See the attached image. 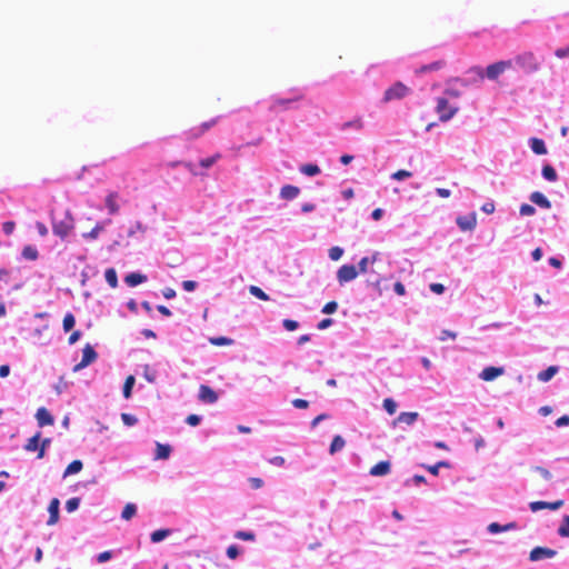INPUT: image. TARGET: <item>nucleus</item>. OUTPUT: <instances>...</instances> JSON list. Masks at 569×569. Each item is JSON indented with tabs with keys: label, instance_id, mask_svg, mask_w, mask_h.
<instances>
[{
	"label": "nucleus",
	"instance_id": "nucleus-55",
	"mask_svg": "<svg viewBox=\"0 0 569 569\" xmlns=\"http://www.w3.org/2000/svg\"><path fill=\"white\" fill-rule=\"evenodd\" d=\"M411 176H412V173L410 171L401 169V170H398L395 173H392L391 178L400 181V180L410 178Z\"/></svg>",
	"mask_w": 569,
	"mask_h": 569
},
{
	"label": "nucleus",
	"instance_id": "nucleus-23",
	"mask_svg": "<svg viewBox=\"0 0 569 569\" xmlns=\"http://www.w3.org/2000/svg\"><path fill=\"white\" fill-rule=\"evenodd\" d=\"M557 551L546 547H536V561L553 558Z\"/></svg>",
	"mask_w": 569,
	"mask_h": 569
},
{
	"label": "nucleus",
	"instance_id": "nucleus-4",
	"mask_svg": "<svg viewBox=\"0 0 569 569\" xmlns=\"http://www.w3.org/2000/svg\"><path fill=\"white\" fill-rule=\"evenodd\" d=\"M410 92L411 90L409 87L400 81H397L385 91L382 101L388 103L393 100H400L407 97Z\"/></svg>",
	"mask_w": 569,
	"mask_h": 569
},
{
	"label": "nucleus",
	"instance_id": "nucleus-12",
	"mask_svg": "<svg viewBox=\"0 0 569 569\" xmlns=\"http://www.w3.org/2000/svg\"><path fill=\"white\" fill-rule=\"evenodd\" d=\"M60 501L58 498H52L48 506L49 519L47 520L48 526H53L59 521Z\"/></svg>",
	"mask_w": 569,
	"mask_h": 569
},
{
	"label": "nucleus",
	"instance_id": "nucleus-22",
	"mask_svg": "<svg viewBox=\"0 0 569 569\" xmlns=\"http://www.w3.org/2000/svg\"><path fill=\"white\" fill-rule=\"evenodd\" d=\"M345 446H346V440L341 436L337 435L332 438V441L329 447V453L335 455V453L341 451L345 448Z\"/></svg>",
	"mask_w": 569,
	"mask_h": 569
},
{
	"label": "nucleus",
	"instance_id": "nucleus-21",
	"mask_svg": "<svg viewBox=\"0 0 569 569\" xmlns=\"http://www.w3.org/2000/svg\"><path fill=\"white\" fill-rule=\"evenodd\" d=\"M445 66H446L445 60H438V61L421 66L416 72L417 73H426V72L438 71V70L445 68Z\"/></svg>",
	"mask_w": 569,
	"mask_h": 569
},
{
	"label": "nucleus",
	"instance_id": "nucleus-36",
	"mask_svg": "<svg viewBox=\"0 0 569 569\" xmlns=\"http://www.w3.org/2000/svg\"><path fill=\"white\" fill-rule=\"evenodd\" d=\"M363 121L360 117L353 119V120H350V121H347L342 124V130H347V129H355V130H362L363 129Z\"/></svg>",
	"mask_w": 569,
	"mask_h": 569
},
{
	"label": "nucleus",
	"instance_id": "nucleus-43",
	"mask_svg": "<svg viewBox=\"0 0 569 569\" xmlns=\"http://www.w3.org/2000/svg\"><path fill=\"white\" fill-rule=\"evenodd\" d=\"M382 407L389 415H393L398 408V403L392 398H387L383 400Z\"/></svg>",
	"mask_w": 569,
	"mask_h": 569
},
{
	"label": "nucleus",
	"instance_id": "nucleus-40",
	"mask_svg": "<svg viewBox=\"0 0 569 569\" xmlns=\"http://www.w3.org/2000/svg\"><path fill=\"white\" fill-rule=\"evenodd\" d=\"M300 171L302 173L311 177V176L318 174L320 172V168L317 164L308 163V164L301 166Z\"/></svg>",
	"mask_w": 569,
	"mask_h": 569
},
{
	"label": "nucleus",
	"instance_id": "nucleus-53",
	"mask_svg": "<svg viewBox=\"0 0 569 569\" xmlns=\"http://www.w3.org/2000/svg\"><path fill=\"white\" fill-rule=\"evenodd\" d=\"M343 254V250L340 247H332L329 249V257L331 260L337 261Z\"/></svg>",
	"mask_w": 569,
	"mask_h": 569
},
{
	"label": "nucleus",
	"instance_id": "nucleus-13",
	"mask_svg": "<svg viewBox=\"0 0 569 569\" xmlns=\"http://www.w3.org/2000/svg\"><path fill=\"white\" fill-rule=\"evenodd\" d=\"M36 419L40 428L52 426L54 423L53 416L44 407L37 410Z\"/></svg>",
	"mask_w": 569,
	"mask_h": 569
},
{
	"label": "nucleus",
	"instance_id": "nucleus-20",
	"mask_svg": "<svg viewBox=\"0 0 569 569\" xmlns=\"http://www.w3.org/2000/svg\"><path fill=\"white\" fill-rule=\"evenodd\" d=\"M124 281L129 287H136L147 281V276L139 272H131L126 276Z\"/></svg>",
	"mask_w": 569,
	"mask_h": 569
},
{
	"label": "nucleus",
	"instance_id": "nucleus-63",
	"mask_svg": "<svg viewBox=\"0 0 569 569\" xmlns=\"http://www.w3.org/2000/svg\"><path fill=\"white\" fill-rule=\"evenodd\" d=\"M269 462L276 467H283L286 465V459L282 456L272 457Z\"/></svg>",
	"mask_w": 569,
	"mask_h": 569
},
{
	"label": "nucleus",
	"instance_id": "nucleus-30",
	"mask_svg": "<svg viewBox=\"0 0 569 569\" xmlns=\"http://www.w3.org/2000/svg\"><path fill=\"white\" fill-rule=\"evenodd\" d=\"M221 159V153L217 152L214 154H212L211 157H208V158H204V159H201L199 161V167H201L202 169H209L211 168L217 161H219Z\"/></svg>",
	"mask_w": 569,
	"mask_h": 569
},
{
	"label": "nucleus",
	"instance_id": "nucleus-7",
	"mask_svg": "<svg viewBox=\"0 0 569 569\" xmlns=\"http://www.w3.org/2000/svg\"><path fill=\"white\" fill-rule=\"evenodd\" d=\"M513 62L515 70H520L529 73L532 68V57L531 53H525L516 57L515 59H510Z\"/></svg>",
	"mask_w": 569,
	"mask_h": 569
},
{
	"label": "nucleus",
	"instance_id": "nucleus-54",
	"mask_svg": "<svg viewBox=\"0 0 569 569\" xmlns=\"http://www.w3.org/2000/svg\"><path fill=\"white\" fill-rule=\"evenodd\" d=\"M202 421V417L199 416V415H189L187 418H186V423L191 426V427H197L201 423Z\"/></svg>",
	"mask_w": 569,
	"mask_h": 569
},
{
	"label": "nucleus",
	"instance_id": "nucleus-33",
	"mask_svg": "<svg viewBox=\"0 0 569 569\" xmlns=\"http://www.w3.org/2000/svg\"><path fill=\"white\" fill-rule=\"evenodd\" d=\"M220 393H198V400L203 405L216 403Z\"/></svg>",
	"mask_w": 569,
	"mask_h": 569
},
{
	"label": "nucleus",
	"instance_id": "nucleus-25",
	"mask_svg": "<svg viewBox=\"0 0 569 569\" xmlns=\"http://www.w3.org/2000/svg\"><path fill=\"white\" fill-rule=\"evenodd\" d=\"M82 468H83V463L81 460L71 461L63 472V478H67L68 476L76 475V473L80 472L82 470Z\"/></svg>",
	"mask_w": 569,
	"mask_h": 569
},
{
	"label": "nucleus",
	"instance_id": "nucleus-26",
	"mask_svg": "<svg viewBox=\"0 0 569 569\" xmlns=\"http://www.w3.org/2000/svg\"><path fill=\"white\" fill-rule=\"evenodd\" d=\"M541 174H542V177H543L546 180H548V181H550V182H555V181H557V179H558V173H557V171H556V170H555V168H553L551 164H549V163H547V164H545V166L542 167Z\"/></svg>",
	"mask_w": 569,
	"mask_h": 569
},
{
	"label": "nucleus",
	"instance_id": "nucleus-3",
	"mask_svg": "<svg viewBox=\"0 0 569 569\" xmlns=\"http://www.w3.org/2000/svg\"><path fill=\"white\" fill-rule=\"evenodd\" d=\"M74 228V220L70 211H66L60 220H52V231L60 239H66Z\"/></svg>",
	"mask_w": 569,
	"mask_h": 569
},
{
	"label": "nucleus",
	"instance_id": "nucleus-38",
	"mask_svg": "<svg viewBox=\"0 0 569 569\" xmlns=\"http://www.w3.org/2000/svg\"><path fill=\"white\" fill-rule=\"evenodd\" d=\"M249 292L260 300H263V301L269 300V296L261 288H259L257 286H250Z\"/></svg>",
	"mask_w": 569,
	"mask_h": 569
},
{
	"label": "nucleus",
	"instance_id": "nucleus-41",
	"mask_svg": "<svg viewBox=\"0 0 569 569\" xmlns=\"http://www.w3.org/2000/svg\"><path fill=\"white\" fill-rule=\"evenodd\" d=\"M234 538L243 540V541H254L256 535L253 531L239 530L234 533Z\"/></svg>",
	"mask_w": 569,
	"mask_h": 569
},
{
	"label": "nucleus",
	"instance_id": "nucleus-34",
	"mask_svg": "<svg viewBox=\"0 0 569 569\" xmlns=\"http://www.w3.org/2000/svg\"><path fill=\"white\" fill-rule=\"evenodd\" d=\"M181 161H173V162H170L169 166L170 167H177L178 164H180ZM182 164L188 169V171L193 174V176H203V172L199 171L197 166L193 164L192 162H182Z\"/></svg>",
	"mask_w": 569,
	"mask_h": 569
},
{
	"label": "nucleus",
	"instance_id": "nucleus-24",
	"mask_svg": "<svg viewBox=\"0 0 569 569\" xmlns=\"http://www.w3.org/2000/svg\"><path fill=\"white\" fill-rule=\"evenodd\" d=\"M563 506V500H557L553 502L536 501V511L542 509L558 510Z\"/></svg>",
	"mask_w": 569,
	"mask_h": 569
},
{
	"label": "nucleus",
	"instance_id": "nucleus-8",
	"mask_svg": "<svg viewBox=\"0 0 569 569\" xmlns=\"http://www.w3.org/2000/svg\"><path fill=\"white\" fill-rule=\"evenodd\" d=\"M98 355L94 351L93 347L91 345H86L82 349V359L81 361L74 366V370H80L86 368L87 366L91 365L96 361Z\"/></svg>",
	"mask_w": 569,
	"mask_h": 569
},
{
	"label": "nucleus",
	"instance_id": "nucleus-39",
	"mask_svg": "<svg viewBox=\"0 0 569 569\" xmlns=\"http://www.w3.org/2000/svg\"><path fill=\"white\" fill-rule=\"evenodd\" d=\"M558 535L562 538L569 537V516H563L561 526L558 528Z\"/></svg>",
	"mask_w": 569,
	"mask_h": 569
},
{
	"label": "nucleus",
	"instance_id": "nucleus-31",
	"mask_svg": "<svg viewBox=\"0 0 569 569\" xmlns=\"http://www.w3.org/2000/svg\"><path fill=\"white\" fill-rule=\"evenodd\" d=\"M104 278L111 288L118 287V276H117V271L113 268H109L106 270Z\"/></svg>",
	"mask_w": 569,
	"mask_h": 569
},
{
	"label": "nucleus",
	"instance_id": "nucleus-58",
	"mask_svg": "<svg viewBox=\"0 0 569 569\" xmlns=\"http://www.w3.org/2000/svg\"><path fill=\"white\" fill-rule=\"evenodd\" d=\"M249 483H250V487L252 489H260L262 486H263V480L261 478H258V477H250L248 479Z\"/></svg>",
	"mask_w": 569,
	"mask_h": 569
},
{
	"label": "nucleus",
	"instance_id": "nucleus-10",
	"mask_svg": "<svg viewBox=\"0 0 569 569\" xmlns=\"http://www.w3.org/2000/svg\"><path fill=\"white\" fill-rule=\"evenodd\" d=\"M456 222L461 231H471L476 228L477 224L476 213L459 216L457 217Z\"/></svg>",
	"mask_w": 569,
	"mask_h": 569
},
{
	"label": "nucleus",
	"instance_id": "nucleus-6",
	"mask_svg": "<svg viewBox=\"0 0 569 569\" xmlns=\"http://www.w3.org/2000/svg\"><path fill=\"white\" fill-rule=\"evenodd\" d=\"M436 111L441 121H448L456 114L458 108L451 107L446 98H438Z\"/></svg>",
	"mask_w": 569,
	"mask_h": 569
},
{
	"label": "nucleus",
	"instance_id": "nucleus-49",
	"mask_svg": "<svg viewBox=\"0 0 569 569\" xmlns=\"http://www.w3.org/2000/svg\"><path fill=\"white\" fill-rule=\"evenodd\" d=\"M114 556V551L112 550H107V551H103V552H100L99 555H97L96 559H97V562L99 563H104L109 560H111Z\"/></svg>",
	"mask_w": 569,
	"mask_h": 569
},
{
	"label": "nucleus",
	"instance_id": "nucleus-19",
	"mask_svg": "<svg viewBox=\"0 0 569 569\" xmlns=\"http://www.w3.org/2000/svg\"><path fill=\"white\" fill-rule=\"evenodd\" d=\"M300 193V189L296 186L286 184L280 190V197L284 200H292Z\"/></svg>",
	"mask_w": 569,
	"mask_h": 569
},
{
	"label": "nucleus",
	"instance_id": "nucleus-42",
	"mask_svg": "<svg viewBox=\"0 0 569 569\" xmlns=\"http://www.w3.org/2000/svg\"><path fill=\"white\" fill-rule=\"evenodd\" d=\"M80 502H81V500L79 497H72V498L68 499L66 502V510L70 513L74 512L76 510H78Z\"/></svg>",
	"mask_w": 569,
	"mask_h": 569
},
{
	"label": "nucleus",
	"instance_id": "nucleus-45",
	"mask_svg": "<svg viewBox=\"0 0 569 569\" xmlns=\"http://www.w3.org/2000/svg\"><path fill=\"white\" fill-rule=\"evenodd\" d=\"M121 420L127 427H133L138 423V418L131 413H121Z\"/></svg>",
	"mask_w": 569,
	"mask_h": 569
},
{
	"label": "nucleus",
	"instance_id": "nucleus-28",
	"mask_svg": "<svg viewBox=\"0 0 569 569\" xmlns=\"http://www.w3.org/2000/svg\"><path fill=\"white\" fill-rule=\"evenodd\" d=\"M170 533H171L170 529H158V530H154L150 535V540L153 543H158V542L163 541L166 538H168L170 536Z\"/></svg>",
	"mask_w": 569,
	"mask_h": 569
},
{
	"label": "nucleus",
	"instance_id": "nucleus-57",
	"mask_svg": "<svg viewBox=\"0 0 569 569\" xmlns=\"http://www.w3.org/2000/svg\"><path fill=\"white\" fill-rule=\"evenodd\" d=\"M218 119H219V118H213V119H210V120L204 121V122H202L201 124H199V126H200V128H201V130H202V132H203V134H204L208 130H210L213 126H216V124H217Z\"/></svg>",
	"mask_w": 569,
	"mask_h": 569
},
{
	"label": "nucleus",
	"instance_id": "nucleus-64",
	"mask_svg": "<svg viewBox=\"0 0 569 569\" xmlns=\"http://www.w3.org/2000/svg\"><path fill=\"white\" fill-rule=\"evenodd\" d=\"M555 426L558 428L569 426V416L565 415L555 421Z\"/></svg>",
	"mask_w": 569,
	"mask_h": 569
},
{
	"label": "nucleus",
	"instance_id": "nucleus-62",
	"mask_svg": "<svg viewBox=\"0 0 569 569\" xmlns=\"http://www.w3.org/2000/svg\"><path fill=\"white\" fill-rule=\"evenodd\" d=\"M298 322L296 320H291V319H284L283 320V327L288 330V331H293L298 328Z\"/></svg>",
	"mask_w": 569,
	"mask_h": 569
},
{
	"label": "nucleus",
	"instance_id": "nucleus-18",
	"mask_svg": "<svg viewBox=\"0 0 569 569\" xmlns=\"http://www.w3.org/2000/svg\"><path fill=\"white\" fill-rule=\"evenodd\" d=\"M418 417L419 415L417 412H401L393 421V425L405 423L412 426L418 420Z\"/></svg>",
	"mask_w": 569,
	"mask_h": 569
},
{
	"label": "nucleus",
	"instance_id": "nucleus-60",
	"mask_svg": "<svg viewBox=\"0 0 569 569\" xmlns=\"http://www.w3.org/2000/svg\"><path fill=\"white\" fill-rule=\"evenodd\" d=\"M547 148L543 140L536 138V154H546Z\"/></svg>",
	"mask_w": 569,
	"mask_h": 569
},
{
	"label": "nucleus",
	"instance_id": "nucleus-44",
	"mask_svg": "<svg viewBox=\"0 0 569 569\" xmlns=\"http://www.w3.org/2000/svg\"><path fill=\"white\" fill-rule=\"evenodd\" d=\"M22 257L28 260H36L38 258V250L34 247L26 246L22 250Z\"/></svg>",
	"mask_w": 569,
	"mask_h": 569
},
{
	"label": "nucleus",
	"instance_id": "nucleus-2",
	"mask_svg": "<svg viewBox=\"0 0 569 569\" xmlns=\"http://www.w3.org/2000/svg\"><path fill=\"white\" fill-rule=\"evenodd\" d=\"M378 253L372 254L371 258L365 257L359 261V272L360 273H369V282L378 288L380 291V282L381 278L377 270L373 269V264L378 260Z\"/></svg>",
	"mask_w": 569,
	"mask_h": 569
},
{
	"label": "nucleus",
	"instance_id": "nucleus-47",
	"mask_svg": "<svg viewBox=\"0 0 569 569\" xmlns=\"http://www.w3.org/2000/svg\"><path fill=\"white\" fill-rule=\"evenodd\" d=\"M210 342L213 346H230L232 345L233 340L227 337H214L210 338Z\"/></svg>",
	"mask_w": 569,
	"mask_h": 569
},
{
	"label": "nucleus",
	"instance_id": "nucleus-52",
	"mask_svg": "<svg viewBox=\"0 0 569 569\" xmlns=\"http://www.w3.org/2000/svg\"><path fill=\"white\" fill-rule=\"evenodd\" d=\"M51 445V439L50 438H44L42 439L40 446H39V452H38V458L41 459L44 457L46 455V450L50 447Z\"/></svg>",
	"mask_w": 569,
	"mask_h": 569
},
{
	"label": "nucleus",
	"instance_id": "nucleus-15",
	"mask_svg": "<svg viewBox=\"0 0 569 569\" xmlns=\"http://www.w3.org/2000/svg\"><path fill=\"white\" fill-rule=\"evenodd\" d=\"M171 452H172V447L170 445L156 442V453H154L156 460H167L170 458Z\"/></svg>",
	"mask_w": 569,
	"mask_h": 569
},
{
	"label": "nucleus",
	"instance_id": "nucleus-9",
	"mask_svg": "<svg viewBox=\"0 0 569 569\" xmlns=\"http://www.w3.org/2000/svg\"><path fill=\"white\" fill-rule=\"evenodd\" d=\"M358 276V270L353 264H343L337 272V278L340 283L349 282Z\"/></svg>",
	"mask_w": 569,
	"mask_h": 569
},
{
	"label": "nucleus",
	"instance_id": "nucleus-48",
	"mask_svg": "<svg viewBox=\"0 0 569 569\" xmlns=\"http://www.w3.org/2000/svg\"><path fill=\"white\" fill-rule=\"evenodd\" d=\"M241 552V548L238 545H230L227 548L226 555L229 559H236Z\"/></svg>",
	"mask_w": 569,
	"mask_h": 569
},
{
	"label": "nucleus",
	"instance_id": "nucleus-35",
	"mask_svg": "<svg viewBox=\"0 0 569 569\" xmlns=\"http://www.w3.org/2000/svg\"><path fill=\"white\" fill-rule=\"evenodd\" d=\"M184 136L187 140H194L203 136V132L200 126H193L184 131Z\"/></svg>",
	"mask_w": 569,
	"mask_h": 569
},
{
	"label": "nucleus",
	"instance_id": "nucleus-1",
	"mask_svg": "<svg viewBox=\"0 0 569 569\" xmlns=\"http://www.w3.org/2000/svg\"><path fill=\"white\" fill-rule=\"evenodd\" d=\"M512 68L513 62H511V60H501L489 64L486 69H482L481 67H472L469 69V72L475 73L480 81L486 78L491 81H497L500 76Z\"/></svg>",
	"mask_w": 569,
	"mask_h": 569
},
{
	"label": "nucleus",
	"instance_id": "nucleus-11",
	"mask_svg": "<svg viewBox=\"0 0 569 569\" xmlns=\"http://www.w3.org/2000/svg\"><path fill=\"white\" fill-rule=\"evenodd\" d=\"M505 373L503 367H486L480 373L479 378L483 381H493Z\"/></svg>",
	"mask_w": 569,
	"mask_h": 569
},
{
	"label": "nucleus",
	"instance_id": "nucleus-32",
	"mask_svg": "<svg viewBox=\"0 0 569 569\" xmlns=\"http://www.w3.org/2000/svg\"><path fill=\"white\" fill-rule=\"evenodd\" d=\"M558 372L557 366H550L546 370L538 373V379L540 381H549L556 373Z\"/></svg>",
	"mask_w": 569,
	"mask_h": 569
},
{
	"label": "nucleus",
	"instance_id": "nucleus-50",
	"mask_svg": "<svg viewBox=\"0 0 569 569\" xmlns=\"http://www.w3.org/2000/svg\"><path fill=\"white\" fill-rule=\"evenodd\" d=\"M102 230H103V226L98 223L92 228L91 231H89L88 233H84L83 237L86 239H97Z\"/></svg>",
	"mask_w": 569,
	"mask_h": 569
},
{
	"label": "nucleus",
	"instance_id": "nucleus-29",
	"mask_svg": "<svg viewBox=\"0 0 569 569\" xmlns=\"http://www.w3.org/2000/svg\"><path fill=\"white\" fill-rule=\"evenodd\" d=\"M137 505L136 503H132V502H129L124 506V508L122 509V512H121V518L123 520H130L132 517L136 516L137 513Z\"/></svg>",
	"mask_w": 569,
	"mask_h": 569
},
{
	"label": "nucleus",
	"instance_id": "nucleus-46",
	"mask_svg": "<svg viewBox=\"0 0 569 569\" xmlns=\"http://www.w3.org/2000/svg\"><path fill=\"white\" fill-rule=\"evenodd\" d=\"M536 206L545 209H549L551 207L550 201L541 192L538 191H536Z\"/></svg>",
	"mask_w": 569,
	"mask_h": 569
},
{
	"label": "nucleus",
	"instance_id": "nucleus-14",
	"mask_svg": "<svg viewBox=\"0 0 569 569\" xmlns=\"http://www.w3.org/2000/svg\"><path fill=\"white\" fill-rule=\"evenodd\" d=\"M391 463L389 461H379L377 465H375L370 471L369 475L372 477H382L390 472Z\"/></svg>",
	"mask_w": 569,
	"mask_h": 569
},
{
	"label": "nucleus",
	"instance_id": "nucleus-27",
	"mask_svg": "<svg viewBox=\"0 0 569 569\" xmlns=\"http://www.w3.org/2000/svg\"><path fill=\"white\" fill-rule=\"evenodd\" d=\"M40 437L41 433L37 432L34 436L28 439L27 443L24 445V450L27 451H38L39 452V446H40Z\"/></svg>",
	"mask_w": 569,
	"mask_h": 569
},
{
	"label": "nucleus",
	"instance_id": "nucleus-5",
	"mask_svg": "<svg viewBox=\"0 0 569 569\" xmlns=\"http://www.w3.org/2000/svg\"><path fill=\"white\" fill-rule=\"evenodd\" d=\"M302 99H303V93L300 91H296V94L289 99L276 97L272 99L269 110L271 112H279V111L288 110L292 102L300 101Z\"/></svg>",
	"mask_w": 569,
	"mask_h": 569
},
{
	"label": "nucleus",
	"instance_id": "nucleus-51",
	"mask_svg": "<svg viewBox=\"0 0 569 569\" xmlns=\"http://www.w3.org/2000/svg\"><path fill=\"white\" fill-rule=\"evenodd\" d=\"M450 465L448 461H439L437 462L436 465L433 466H429L427 469L428 471L433 475V476H438L439 473V469L445 467V468H448Z\"/></svg>",
	"mask_w": 569,
	"mask_h": 569
},
{
	"label": "nucleus",
	"instance_id": "nucleus-56",
	"mask_svg": "<svg viewBox=\"0 0 569 569\" xmlns=\"http://www.w3.org/2000/svg\"><path fill=\"white\" fill-rule=\"evenodd\" d=\"M337 309H338V303L336 301H329L323 306L322 312L327 313V315H331V313L336 312Z\"/></svg>",
	"mask_w": 569,
	"mask_h": 569
},
{
	"label": "nucleus",
	"instance_id": "nucleus-16",
	"mask_svg": "<svg viewBox=\"0 0 569 569\" xmlns=\"http://www.w3.org/2000/svg\"><path fill=\"white\" fill-rule=\"evenodd\" d=\"M517 527L516 522H509V523H506V525H500L498 522H491L490 525H488L487 527V531L491 535H498V533H501V532H506V531H509V530H512Z\"/></svg>",
	"mask_w": 569,
	"mask_h": 569
},
{
	"label": "nucleus",
	"instance_id": "nucleus-37",
	"mask_svg": "<svg viewBox=\"0 0 569 569\" xmlns=\"http://www.w3.org/2000/svg\"><path fill=\"white\" fill-rule=\"evenodd\" d=\"M76 325V318L71 312L63 317L62 327L66 332L70 331Z\"/></svg>",
	"mask_w": 569,
	"mask_h": 569
},
{
	"label": "nucleus",
	"instance_id": "nucleus-61",
	"mask_svg": "<svg viewBox=\"0 0 569 569\" xmlns=\"http://www.w3.org/2000/svg\"><path fill=\"white\" fill-rule=\"evenodd\" d=\"M330 418L328 413H320L311 421V429H315L321 421H325Z\"/></svg>",
	"mask_w": 569,
	"mask_h": 569
},
{
	"label": "nucleus",
	"instance_id": "nucleus-59",
	"mask_svg": "<svg viewBox=\"0 0 569 569\" xmlns=\"http://www.w3.org/2000/svg\"><path fill=\"white\" fill-rule=\"evenodd\" d=\"M134 381H136V379L133 376H128L123 383L122 391H132V389L134 387Z\"/></svg>",
	"mask_w": 569,
	"mask_h": 569
},
{
	"label": "nucleus",
	"instance_id": "nucleus-17",
	"mask_svg": "<svg viewBox=\"0 0 569 569\" xmlns=\"http://www.w3.org/2000/svg\"><path fill=\"white\" fill-rule=\"evenodd\" d=\"M118 198L119 194L116 191L109 192L106 197V207L110 214H117L119 212V204L117 203Z\"/></svg>",
	"mask_w": 569,
	"mask_h": 569
}]
</instances>
